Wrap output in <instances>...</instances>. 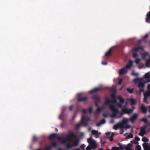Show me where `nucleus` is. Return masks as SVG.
Returning <instances> with one entry per match:
<instances>
[{
  "label": "nucleus",
  "instance_id": "nucleus-1",
  "mask_svg": "<svg viewBox=\"0 0 150 150\" xmlns=\"http://www.w3.org/2000/svg\"><path fill=\"white\" fill-rule=\"evenodd\" d=\"M76 137V135L73 132H71L67 135L65 138L63 139L61 143L63 144H66V148L68 149L77 146L79 144V141L78 139L73 141L72 139Z\"/></svg>",
  "mask_w": 150,
  "mask_h": 150
},
{
  "label": "nucleus",
  "instance_id": "nucleus-2",
  "mask_svg": "<svg viewBox=\"0 0 150 150\" xmlns=\"http://www.w3.org/2000/svg\"><path fill=\"white\" fill-rule=\"evenodd\" d=\"M117 103L116 99H113L112 100H111L110 105L109 106V108L112 112V114L111 115L112 117H116L119 112L118 109L115 107L114 105Z\"/></svg>",
  "mask_w": 150,
  "mask_h": 150
},
{
  "label": "nucleus",
  "instance_id": "nucleus-3",
  "mask_svg": "<svg viewBox=\"0 0 150 150\" xmlns=\"http://www.w3.org/2000/svg\"><path fill=\"white\" fill-rule=\"evenodd\" d=\"M87 142L90 144L91 148L93 149H95L96 148V142L95 140L92 139V137H91L88 139Z\"/></svg>",
  "mask_w": 150,
  "mask_h": 150
},
{
  "label": "nucleus",
  "instance_id": "nucleus-4",
  "mask_svg": "<svg viewBox=\"0 0 150 150\" xmlns=\"http://www.w3.org/2000/svg\"><path fill=\"white\" fill-rule=\"evenodd\" d=\"M90 120V118L89 117H85L83 116L81 119V123L84 126H87L88 124V122Z\"/></svg>",
  "mask_w": 150,
  "mask_h": 150
},
{
  "label": "nucleus",
  "instance_id": "nucleus-5",
  "mask_svg": "<svg viewBox=\"0 0 150 150\" xmlns=\"http://www.w3.org/2000/svg\"><path fill=\"white\" fill-rule=\"evenodd\" d=\"M134 81L135 83H139L138 86L139 88H143V87L144 86V84L145 83H144V82L142 83V82H140V79L139 78H137L134 79Z\"/></svg>",
  "mask_w": 150,
  "mask_h": 150
},
{
  "label": "nucleus",
  "instance_id": "nucleus-6",
  "mask_svg": "<svg viewBox=\"0 0 150 150\" xmlns=\"http://www.w3.org/2000/svg\"><path fill=\"white\" fill-rule=\"evenodd\" d=\"M146 126L144 125L143 127H140V131L139 133V135L142 137H143L144 134H145L146 129Z\"/></svg>",
  "mask_w": 150,
  "mask_h": 150
},
{
  "label": "nucleus",
  "instance_id": "nucleus-7",
  "mask_svg": "<svg viewBox=\"0 0 150 150\" xmlns=\"http://www.w3.org/2000/svg\"><path fill=\"white\" fill-rule=\"evenodd\" d=\"M88 98L87 97H81L80 94L78 95L77 100L79 102H85L87 100Z\"/></svg>",
  "mask_w": 150,
  "mask_h": 150
},
{
  "label": "nucleus",
  "instance_id": "nucleus-8",
  "mask_svg": "<svg viewBox=\"0 0 150 150\" xmlns=\"http://www.w3.org/2000/svg\"><path fill=\"white\" fill-rule=\"evenodd\" d=\"M150 96V91H147L144 93V103H147L148 97Z\"/></svg>",
  "mask_w": 150,
  "mask_h": 150
},
{
  "label": "nucleus",
  "instance_id": "nucleus-9",
  "mask_svg": "<svg viewBox=\"0 0 150 150\" xmlns=\"http://www.w3.org/2000/svg\"><path fill=\"white\" fill-rule=\"evenodd\" d=\"M144 78L146 79V80H144V83H146L150 82V76L149 73L146 74L144 76Z\"/></svg>",
  "mask_w": 150,
  "mask_h": 150
},
{
  "label": "nucleus",
  "instance_id": "nucleus-10",
  "mask_svg": "<svg viewBox=\"0 0 150 150\" xmlns=\"http://www.w3.org/2000/svg\"><path fill=\"white\" fill-rule=\"evenodd\" d=\"M122 111L125 114H129L133 112V110L131 109H128L127 108H125L122 110Z\"/></svg>",
  "mask_w": 150,
  "mask_h": 150
},
{
  "label": "nucleus",
  "instance_id": "nucleus-11",
  "mask_svg": "<svg viewBox=\"0 0 150 150\" xmlns=\"http://www.w3.org/2000/svg\"><path fill=\"white\" fill-rule=\"evenodd\" d=\"M128 121V119L125 118L123 120L122 122H119L118 124H119L120 126L123 128L124 127V125L127 123Z\"/></svg>",
  "mask_w": 150,
  "mask_h": 150
},
{
  "label": "nucleus",
  "instance_id": "nucleus-12",
  "mask_svg": "<svg viewBox=\"0 0 150 150\" xmlns=\"http://www.w3.org/2000/svg\"><path fill=\"white\" fill-rule=\"evenodd\" d=\"M144 49V47L142 46H140L138 47H135L133 48L132 51L133 52H138L140 50H143Z\"/></svg>",
  "mask_w": 150,
  "mask_h": 150
},
{
  "label": "nucleus",
  "instance_id": "nucleus-13",
  "mask_svg": "<svg viewBox=\"0 0 150 150\" xmlns=\"http://www.w3.org/2000/svg\"><path fill=\"white\" fill-rule=\"evenodd\" d=\"M133 65V61L131 60H129L127 64L125 66V68L126 69H130Z\"/></svg>",
  "mask_w": 150,
  "mask_h": 150
},
{
  "label": "nucleus",
  "instance_id": "nucleus-14",
  "mask_svg": "<svg viewBox=\"0 0 150 150\" xmlns=\"http://www.w3.org/2000/svg\"><path fill=\"white\" fill-rule=\"evenodd\" d=\"M140 109L142 112L143 113L145 114L147 112V109L144 106V104H142L141 105Z\"/></svg>",
  "mask_w": 150,
  "mask_h": 150
},
{
  "label": "nucleus",
  "instance_id": "nucleus-15",
  "mask_svg": "<svg viewBox=\"0 0 150 150\" xmlns=\"http://www.w3.org/2000/svg\"><path fill=\"white\" fill-rule=\"evenodd\" d=\"M138 115L136 113H134L132 116L130 118V120L131 121H133L135 120L137 117Z\"/></svg>",
  "mask_w": 150,
  "mask_h": 150
},
{
  "label": "nucleus",
  "instance_id": "nucleus-16",
  "mask_svg": "<svg viewBox=\"0 0 150 150\" xmlns=\"http://www.w3.org/2000/svg\"><path fill=\"white\" fill-rule=\"evenodd\" d=\"M127 72V70L124 68H122L120 69L119 71V74L120 75H123L126 73Z\"/></svg>",
  "mask_w": 150,
  "mask_h": 150
},
{
  "label": "nucleus",
  "instance_id": "nucleus-17",
  "mask_svg": "<svg viewBox=\"0 0 150 150\" xmlns=\"http://www.w3.org/2000/svg\"><path fill=\"white\" fill-rule=\"evenodd\" d=\"M91 133L95 135V137L96 138L99 137V136L100 134L98 133V131L95 130H92L91 131Z\"/></svg>",
  "mask_w": 150,
  "mask_h": 150
},
{
  "label": "nucleus",
  "instance_id": "nucleus-18",
  "mask_svg": "<svg viewBox=\"0 0 150 150\" xmlns=\"http://www.w3.org/2000/svg\"><path fill=\"white\" fill-rule=\"evenodd\" d=\"M57 134L55 133H52L51 134L49 137V139L50 140H52L57 138Z\"/></svg>",
  "mask_w": 150,
  "mask_h": 150
},
{
  "label": "nucleus",
  "instance_id": "nucleus-19",
  "mask_svg": "<svg viewBox=\"0 0 150 150\" xmlns=\"http://www.w3.org/2000/svg\"><path fill=\"white\" fill-rule=\"evenodd\" d=\"M91 98L95 100H96L97 102H99L100 101L99 97L97 95H95L93 96Z\"/></svg>",
  "mask_w": 150,
  "mask_h": 150
},
{
  "label": "nucleus",
  "instance_id": "nucleus-20",
  "mask_svg": "<svg viewBox=\"0 0 150 150\" xmlns=\"http://www.w3.org/2000/svg\"><path fill=\"white\" fill-rule=\"evenodd\" d=\"M146 22H150V11L146 15Z\"/></svg>",
  "mask_w": 150,
  "mask_h": 150
},
{
  "label": "nucleus",
  "instance_id": "nucleus-21",
  "mask_svg": "<svg viewBox=\"0 0 150 150\" xmlns=\"http://www.w3.org/2000/svg\"><path fill=\"white\" fill-rule=\"evenodd\" d=\"M100 88H94L93 89L91 90L89 92V93H91L94 92H96L100 91Z\"/></svg>",
  "mask_w": 150,
  "mask_h": 150
},
{
  "label": "nucleus",
  "instance_id": "nucleus-22",
  "mask_svg": "<svg viewBox=\"0 0 150 150\" xmlns=\"http://www.w3.org/2000/svg\"><path fill=\"white\" fill-rule=\"evenodd\" d=\"M148 145L149 143H144L142 144V146L144 150H147L148 148L149 147L148 146Z\"/></svg>",
  "mask_w": 150,
  "mask_h": 150
},
{
  "label": "nucleus",
  "instance_id": "nucleus-23",
  "mask_svg": "<svg viewBox=\"0 0 150 150\" xmlns=\"http://www.w3.org/2000/svg\"><path fill=\"white\" fill-rule=\"evenodd\" d=\"M118 122L117 123V124L115 125L113 127V129L115 130H117L119 128L122 129L123 128L122 127H121L120 125L119 124H118Z\"/></svg>",
  "mask_w": 150,
  "mask_h": 150
},
{
  "label": "nucleus",
  "instance_id": "nucleus-24",
  "mask_svg": "<svg viewBox=\"0 0 150 150\" xmlns=\"http://www.w3.org/2000/svg\"><path fill=\"white\" fill-rule=\"evenodd\" d=\"M65 109V108H63V109L62 110V112L59 117V119H61V120H62L63 117L64 115V112Z\"/></svg>",
  "mask_w": 150,
  "mask_h": 150
},
{
  "label": "nucleus",
  "instance_id": "nucleus-25",
  "mask_svg": "<svg viewBox=\"0 0 150 150\" xmlns=\"http://www.w3.org/2000/svg\"><path fill=\"white\" fill-rule=\"evenodd\" d=\"M118 98L119 100L120 103L122 104L124 103L125 102V100L122 97L120 96H118Z\"/></svg>",
  "mask_w": 150,
  "mask_h": 150
},
{
  "label": "nucleus",
  "instance_id": "nucleus-26",
  "mask_svg": "<svg viewBox=\"0 0 150 150\" xmlns=\"http://www.w3.org/2000/svg\"><path fill=\"white\" fill-rule=\"evenodd\" d=\"M106 102L104 104V105H110L111 100H109L108 98H105Z\"/></svg>",
  "mask_w": 150,
  "mask_h": 150
},
{
  "label": "nucleus",
  "instance_id": "nucleus-27",
  "mask_svg": "<svg viewBox=\"0 0 150 150\" xmlns=\"http://www.w3.org/2000/svg\"><path fill=\"white\" fill-rule=\"evenodd\" d=\"M112 51V49L111 48H110L108 50V51L106 53H105V56H106V57H108L110 55V54H111Z\"/></svg>",
  "mask_w": 150,
  "mask_h": 150
},
{
  "label": "nucleus",
  "instance_id": "nucleus-28",
  "mask_svg": "<svg viewBox=\"0 0 150 150\" xmlns=\"http://www.w3.org/2000/svg\"><path fill=\"white\" fill-rule=\"evenodd\" d=\"M148 56H149V53L148 52H145L142 54V57L144 58H145Z\"/></svg>",
  "mask_w": 150,
  "mask_h": 150
},
{
  "label": "nucleus",
  "instance_id": "nucleus-29",
  "mask_svg": "<svg viewBox=\"0 0 150 150\" xmlns=\"http://www.w3.org/2000/svg\"><path fill=\"white\" fill-rule=\"evenodd\" d=\"M127 146L125 145H120L119 146V148L120 150H123L126 148Z\"/></svg>",
  "mask_w": 150,
  "mask_h": 150
},
{
  "label": "nucleus",
  "instance_id": "nucleus-30",
  "mask_svg": "<svg viewBox=\"0 0 150 150\" xmlns=\"http://www.w3.org/2000/svg\"><path fill=\"white\" fill-rule=\"evenodd\" d=\"M130 101L132 105H135L136 104V100L134 99H131L130 100Z\"/></svg>",
  "mask_w": 150,
  "mask_h": 150
},
{
  "label": "nucleus",
  "instance_id": "nucleus-31",
  "mask_svg": "<svg viewBox=\"0 0 150 150\" xmlns=\"http://www.w3.org/2000/svg\"><path fill=\"white\" fill-rule=\"evenodd\" d=\"M127 91L129 93H132L134 91V89H130L129 88H127Z\"/></svg>",
  "mask_w": 150,
  "mask_h": 150
},
{
  "label": "nucleus",
  "instance_id": "nucleus-32",
  "mask_svg": "<svg viewBox=\"0 0 150 150\" xmlns=\"http://www.w3.org/2000/svg\"><path fill=\"white\" fill-rule=\"evenodd\" d=\"M133 137V135L130 133L129 134L127 135L126 137V139H129L130 138H132Z\"/></svg>",
  "mask_w": 150,
  "mask_h": 150
},
{
  "label": "nucleus",
  "instance_id": "nucleus-33",
  "mask_svg": "<svg viewBox=\"0 0 150 150\" xmlns=\"http://www.w3.org/2000/svg\"><path fill=\"white\" fill-rule=\"evenodd\" d=\"M146 66L148 67H149L150 66V58L146 60Z\"/></svg>",
  "mask_w": 150,
  "mask_h": 150
},
{
  "label": "nucleus",
  "instance_id": "nucleus-34",
  "mask_svg": "<svg viewBox=\"0 0 150 150\" xmlns=\"http://www.w3.org/2000/svg\"><path fill=\"white\" fill-rule=\"evenodd\" d=\"M141 121L144 122V123H147L148 122V120L146 118L143 117L141 119Z\"/></svg>",
  "mask_w": 150,
  "mask_h": 150
},
{
  "label": "nucleus",
  "instance_id": "nucleus-35",
  "mask_svg": "<svg viewBox=\"0 0 150 150\" xmlns=\"http://www.w3.org/2000/svg\"><path fill=\"white\" fill-rule=\"evenodd\" d=\"M142 140L144 142H147L149 141V139L146 137H143L142 139Z\"/></svg>",
  "mask_w": 150,
  "mask_h": 150
},
{
  "label": "nucleus",
  "instance_id": "nucleus-36",
  "mask_svg": "<svg viewBox=\"0 0 150 150\" xmlns=\"http://www.w3.org/2000/svg\"><path fill=\"white\" fill-rule=\"evenodd\" d=\"M148 36V34H146L143 37H142V40H143V41H144L145 42H146V41L145 40V39L147 38Z\"/></svg>",
  "mask_w": 150,
  "mask_h": 150
},
{
  "label": "nucleus",
  "instance_id": "nucleus-37",
  "mask_svg": "<svg viewBox=\"0 0 150 150\" xmlns=\"http://www.w3.org/2000/svg\"><path fill=\"white\" fill-rule=\"evenodd\" d=\"M133 57L136 58H137L139 56L135 52H133Z\"/></svg>",
  "mask_w": 150,
  "mask_h": 150
},
{
  "label": "nucleus",
  "instance_id": "nucleus-38",
  "mask_svg": "<svg viewBox=\"0 0 150 150\" xmlns=\"http://www.w3.org/2000/svg\"><path fill=\"white\" fill-rule=\"evenodd\" d=\"M81 125V124L80 123H78L76 124L75 126L76 130H78Z\"/></svg>",
  "mask_w": 150,
  "mask_h": 150
},
{
  "label": "nucleus",
  "instance_id": "nucleus-39",
  "mask_svg": "<svg viewBox=\"0 0 150 150\" xmlns=\"http://www.w3.org/2000/svg\"><path fill=\"white\" fill-rule=\"evenodd\" d=\"M140 61V59L138 57L137 58L135 59V62L137 64H139Z\"/></svg>",
  "mask_w": 150,
  "mask_h": 150
},
{
  "label": "nucleus",
  "instance_id": "nucleus-40",
  "mask_svg": "<svg viewBox=\"0 0 150 150\" xmlns=\"http://www.w3.org/2000/svg\"><path fill=\"white\" fill-rule=\"evenodd\" d=\"M38 139L37 137H36L35 136H34L33 137V142H35Z\"/></svg>",
  "mask_w": 150,
  "mask_h": 150
},
{
  "label": "nucleus",
  "instance_id": "nucleus-41",
  "mask_svg": "<svg viewBox=\"0 0 150 150\" xmlns=\"http://www.w3.org/2000/svg\"><path fill=\"white\" fill-rule=\"evenodd\" d=\"M136 149L137 150H141V147L139 145H137L136 147Z\"/></svg>",
  "mask_w": 150,
  "mask_h": 150
},
{
  "label": "nucleus",
  "instance_id": "nucleus-42",
  "mask_svg": "<svg viewBox=\"0 0 150 150\" xmlns=\"http://www.w3.org/2000/svg\"><path fill=\"white\" fill-rule=\"evenodd\" d=\"M112 150H119L118 147L116 146H113L112 148Z\"/></svg>",
  "mask_w": 150,
  "mask_h": 150
},
{
  "label": "nucleus",
  "instance_id": "nucleus-43",
  "mask_svg": "<svg viewBox=\"0 0 150 150\" xmlns=\"http://www.w3.org/2000/svg\"><path fill=\"white\" fill-rule=\"evenodd\" d=\"M118 107L120 108H121L122 107V103H117Z\"/></svg>",
  "mask_w": 150,
  "mask_h": 150
},
{
  "label": "nucleus",
  "instance_id": "nucleus-44",
  "mask_svg": "<svg viewBox=\"0 0 150 150\" xmlns=\"http://www.w3.org/2000/svg\"><path fill=\"white\" fill-rule=\"evenodd\" d=\"M52 146L53 147H56L57 146V143L54 142L52 143Z\"/></svg>",
  "mask_w": 150,
  "mask_h": 150
},
{
  "label": "nucleus",
  "instance_id": "nucleus-45",
  "mask_svg": "<svg viewBox=\"0 0 150 150\" xmlns=\"http://www.w3.org/2000/svg\"><path fill=\"white\" fill-rule=\"evenodd\" d=\"M100 122L101 123V124H102L105 123L106 122V121L104 119H103L100 120Z\"/></svg>",
  "mask_w": 150,
  "mask_h": 150
},
{
  "label": "nucleus",
  "instance_id": "nucleus-46",
  "mask_svg": "<svg viewBox=\"0 0 150 150\" xmlns=\"http://www.w3.org/2000/svg\"><path fill=\"white\" fill-rule=\"evenodd\" d=\"M88 111L89 113H92L93 111V108L92 107L89 108Z\"/></svg>",
  "mask_w": 150,
  "mask_h": 150
},
{
  "label": "nucleus",
  "instance_id": "nucleus-47",
  "mask_svg": "<svg viewBox=\"0 0 150 150\" xmlns=\"http://www.w3.org/2000/svg\"><path fill=\"white\" fill-rule=\"evenodd\" d=\"M135 140L136 141H139L140 139L139 137L137 136L135 137Z\"/></svg>",
  "mask_w": 150,
  "mask_h": 150
},
{
  "label": "nucleus",
  "instance_id": "nucleus-48",
  "mask_svg": "<svg viewBox=\"0 0 150 150\" xmlns=\"http://www.w3.org/2000/svg\"><path fill=\"white\" fill-rule=\"evenodd\" d=\"M127 147L131 148L132 146V143H129L127 144Z\"/></svg>",
  "mask_w": 150,
  "mask_h": 150
},
{
  "label": "nucleus",
  "instance_id": "nucleus-49",
  "mask_svg": "<svg viewBox=\"0 0 150 150\" xmlns=\"http://www.w3.org/2000/svg\"><path fill=\"white\" fill-rule=\"evenodd\" d=\"M101 110H102L100 109V108H97L96 109L97 112L98 113H100Z\"/></svg>",
  "mask_w": 150,
  "mask_h": 150
},
{
  "label": "nucleus",
  "instance_id": "nucleus-50",
  "mask_svg": "<svg viewBox=\"0 0 150 150\" xmlns=\"http://www.w3.org/2000/svg\"><path fill=\"white\" fill-rule=\"evenodd\" d=\"M111 97L113 99H116L115 96L114 94H112L111 95Z\"/></svg>",
  "mask_w": 150,
  "mask_h": 150
},
{
  "label": "nucleus",
  "instance_id": "nucleus-51",
  "mask_svg": "<svg viewBox=\"0 0 150 150\" xmlns=\"http://www.w3.org/2000/svg\"><path fill=\"white\" fill-rule=\"evenodd\" d=\"M122 79H120L118 83V85H120L122 83Z\"/></svg>",
  "mask_w": 150,
  "mask_h": 150
},
{
  "label": "nucleus",
  "instance_id": "nucleus-52",
  "mask_svg": "<svg viewBox=\"0 0 150 150\" xmlns=\"http://www.w3.org/2000/svg\"><path fill=\"white\" fill-rule=\"evenodd\" d=\"M85 147V144H82L80 146L81 148V149H84V148Z\"/></svg>",
  "mask_w": 150,
  "mask_h": 150
},
{
  "label": "nucleus",
  "instance_id": "nucleus-53",
  "mask_svg": "<svg viewBox=\"0 0 150 150\" xmlns=\"http://www.w3.org/2000/svg\"><path fill=\"white\" fill-rule=\"evenodd\" d=\"M124 114H125V113H124V112H123L122 111V112H121L120 113V116H119V117H117V118H120V117H121Z\"/></svg>",
  "mask_w": 150,
  "mask_h": 150
},
{
  "label": "nucleus",
  "instance_id": "nucleus-54",
  "mask_svg": "<svg viewBox=\"0 0 150 150\" xmlns=\"http://www.w3.org/2000/svg\"><path fill=\"white\" fill-rule=\"evenodd\" d=\"M101 124H101V123L100 122H98V123H97V124H96V126L97 127L100 126L101 125Z\"/></svg>",
  "mask_w": 150,
  "mask_h": 150
},
{
  "label": "nucleus",
  "instance_id": "nucleus-55",
  "mask_svg": "<svg viewBox=\"0 0 150 150\" xmlns=\"http://www.w3.org/2000/svg\"><path fill=\"white\" fill-rule=\"evenodd\" d=\"M125 149L126 150H132L131 148L127 147V146H126V148Z\"/></svg>",
  "mask_w": 150,
  "mask_h": 150
},
{
  "label": "nucleus",
  "instance_id": "nucleus-56",
  "mask_svg": "<svg viewBox=\"0 0 150 150\" xmlns=\"http://www.w3.org/2000/svg\"><path fill=\"white\" fill-rule=\"evenodd\" d=\"M140 88L139 90V91L140 92H143L144 91V90L143 88Z\"/></svg>",
  "mask_w": 150,
  "mask_h": 150
},
{
  "label": "nucleus",
  "instance_id": "nucleus-57",
  "mask_svg": "<svg viewBox=\"0 0 150 150\" xmlns=\"http://www.w3.org/2000/svg\"><path fill=\"white\" fill-rule=\"evenodd\" d=\"M131 126L130 125H127L126 127V129H129L130 128H131Z\"/></svg>",
  "mask_w": 150,
  "mask_h": 150
},
{
  "label": "nucleus",
  "instance_id": "nucleus-58",
  "mask_svg": "<svg viewBox=\"0 0 150 150\" xmlns=\"http://www.w3.org/2000/svg\"><path fill=\"white\" fill-rule=\"evenodd\" d=\"M91 147L89 146H88L86 148V150H91Z\"/></svg>",
  "mask_w": 150,
  "mask_h": 150
},
{
  "label": "nucleus",
  "instance_id": "nucleus-59",
  "mask_svg": "<svg viewBox=\"0 0 150 150\" xmlns=\"http://www.w3.org/2000/svg\"><path fill=\"white\" fill-rule=\"evenodd\" d=\"M113 140V137L110 136V141L112 142Z\"/></svg>",
  "mask_w": 150,
  "mask_h": 150
},
{
  "label": "nucleus",
  "instance_id": "nucleus-60",
  "mask_svg": "<svg viewBox=\"0 0 150 150\" xmlns=\"http://www.w3.org/2000/svg\"><path fill=\"white\" fill-rule=\"evenodd\" d=\"M102 64L103 65H107L108 63L106 62H102Z\"/></svg>",
  "mask_w": 150,
  "mask_h": 150
},
{
  "label": "nucleus",
  "instance_id": "nucleus-61",
  "mask_svg": "<svg viewBox=\"0 0 150 150\" xmlns=\"http://www.w3.org/2000/svg\"><path fill=\"white\" fill-rule=\"evenodd\" d=\"M103 116L105 117H108V115L105 113H104L103 114Z\"/></svg>",
  "mask_w": 150,
  "mask_h": 150
},
{
  "label": "nucleus",
  "instance_id": "nucleus-62",
  "mask_svg": "<svg viewBox=\"0 0 150 150\" xmlns=\"http://www.w3.org/2000/svg\"><path fill=\"white\" fill-rule=\"evenodd\" d=\"M73 108V106L72 105L70 106L69 107V110L70 111H71L72 110Z\"/></svg>",
  "mask_w": 150,
  "mask_h": 150
},
{
  "label": "nucleus",
  "instance_id": "nucleus-63",
  "mask_svg": "<svg viewBox=\"0 0 150 150\" xmlns=\"http://www.w3.org/2000/svg\"><path fill=\"white\" fill-rule=\"evenodd\" d=\"M82 111L84 113H86V109H83Z\"/></svg>",
  "mask_w": 150,
  "mask_h": 150
},
{
  "label": "nucleus",
  "instance_id": "nucleus-64",
  "mask_svg": "<svg viewBox=\"0 0 150 150\" xmlns=\"http://www.w3.org/2000/svg\"><path fill=\"white\" fill-rule=\"evenodd\" d=\"M124 130L123 129H122L121 131V132H120V134H123L124 132Z\"/></svg>",
  "mask_w": 150,
  "mask_h": 150
}]
</instances>
